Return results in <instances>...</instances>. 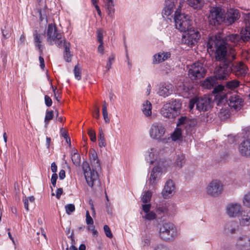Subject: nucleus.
<instances>
[{
	"instance_id": "dca6fc26",
	"label": "nucleus",
	"mask_w": 250,
	"mask_h": 250,
	"mask_svg": "<svg viewBox=\"0 0 250 250\" xmlns=\"http://www.w3.org/2000/svg\"><path fill=\"white\" fill-rule=\"evenodd\" d=\"M239 151L242 156L250 157V129L246 131L245 140L239 146Z\"/></svg>"
},
{
	"instance_id": "c756f323",
	"label": "nucleus",
	"mask_w": 250,
	"mask_h": 250,
	"mask_svg": "<svg viewBox=\"0 0 250 250\" xmlns=\"http://www.w3.org/2000/svg\"><path fill=\"white\" fill-rule=\"evenodd\" d=\"M152 105L150 102L147 100L145 101L143 104L142 108L144 114L146 116H150L152 113Z\"/></svg>"
},
{
	"instance_id": "39448f33",
	"label": "nucleus",
	"mask_w": 250,
	"mask_h": 250,
	"mask_svg": "<svg viewBox=\"0 0 250 250\" xmlns=\"http://www.w3.org/2000/svg\"><path fill=\"white\" fill-rule=\"evenodd\" d=\"M158 234L161 239L167 242L173 241L178 235L177 229L170 222H166L160 226Z\"/></svg>"
},
{
	"instance_id": "864d4df0",
	"label": "nucleus",
	"mask_w": 250,
	"mask_h": 250,
	"mask_svg": "<svg viewBox=\"0 0 250 250\" xmlns=\"http://www.w3.org/2000/svg\"><path fill=\"white\" fill-rule=\"evenodd\" d=\"M86 223L87 225H92L93 220L90 215V213L88 210L86 211Z\"/></svg>"
},
{
	"instance_id": "412c9836",
	"label": "nucleus",
	"mask_w": 250,
	"mask_h": 250,
	"mask_svg": "<svg viewBox=\"0 0 250 250\" xmlns=\"http://www.w3.org/2000/svg\"><path fill=\"white\" fill-rule=\"evenodd\" d=\"M237 249L240 250H248L250 247V238L246 235L238 238L236 243Z\"/></svg>"
},
{
	"instance_id": "aec40b11",
	"label": "nucleus",
	"mask_w": 250,
	"mask_h": 250,
	"mask_svg": "<svg viewBox=\"0 0 250 250\" xmlns=\"http://www.w3.org/2000/svg\"><path fill=\"white\" fill-rule=\"evenodd\" d=\"M162 172V168L159 165L155 166L151 170L150 178L149 183L153 187L156 184L159 177Z\"/></svg>"
},
{
	"instance_id": "423d86ee",
	"label": "nucleus",
	"mask_w": 250,
	"mask_h": 250,
	"mask_svg": "<svg viewBox=\"0 0 250 250\" xmlns=\"http://www.w3.org/2000/svg\"><path fill=\"white\" fill-rule=\"evenodd\" d=\"M182 104L179 100H171L165 104L161 109V114L166 118H174L180 112Z\"/></svg>"
},
{
	"instance_id": "cd10ccee",
	"label": "nucleus",
	"mask_w": 250,
	"mask_h": 250,
	"mask_svg": "<svg viewBox=\"0 0 250 250\" xmlns=\"http://www.w3.org/2000/svg\"><path fill=\"white\" fill-rule=\"evenodd\" d=\"M33 36L35 45L38 47L40 52V55H42L43 51V49L41 45L42 40V36L39 34L37 31L36 30L34 32Z\"/></svg>"
},
{
	"instance_id": "1a4fd4ad",
	"label": "nucleus",
	"mask_w": 250,
	"mask_h": 250,
	"mask_svg": "<svg viewBox=\"0 0 250 250\" xmlns=\"http://www.w3.org/2000/svg\"><path fill=\"white\" fill-rule=\"evenodd\" d=\"M224 185L218 179H213L210 182L206 187V192L212 197H217L221 195L224 191Z\"/></svg>"
},
{
	"instance_id": "f257e3e1",
	"label": "nucleus",
	"mask_w": 250,
	"mask_h": 250,
	"mask_svg": "<svg viewBox=\"0 0 250 250\" xmlns=\"http://www.w3.org/2000/svg\"><path fill=\"white\" fill-rule=\"evenodd\" d=\"M226 88L228 89V91L226 94H224L220 92L223 90L224 86L219 84L214 87L213 92L216 93L214 101L218 106L225 104L227 103L229 107L234 108V97L231 92L234 90V81L228 82Z\"/></svg>"
},
{
	"instance_id": "ddd939ff",
	"label": "nucleus",
	"mask_w": 250,
	"mask_h": 250,
	"mask_svg": "<svg viewBox=\"0 0 250 250\" xmlns=\"http://www.w3.org/2000/svg\"><path fill=\"white\" fill-rule=\"evenodd\" d=\"M206 73V70L203 63L196 62L191 65L188 70V75L192 80L203 78Z\"/></svg>"
},
{
	"instance_id": "5701e85b",
	"label": "nucleus",
	"mask_w": 250,
	"mask_h": 250,
	"mask_svg": "<svg viewBox=\"0 0 250 250\" xmlns=\"http://www.w3.org/2000/svg\"><path fill=\"white\" fill-rule=\"evenodd\" d=\"M245 105V103L242 96L235 93V113L241 114L242 113L244 109Z\"/></svg>"
},
{
	"instance_id": "b1692460",
	"label": "nucleus",
	"mask_w": 250,
	"mask_h": 250,
	"mask_svg": "<svg viewBox=\"0 0 250 250\" xmlns=\"http://www.w3.org/2000/svg\"><path fill=\"white\" fill-rule=\"evenodd\" d=\"M248 68L242 62L235 65V76L243 78L247 73Z\"/></svg>"
},
{
	"instance_id": "3c124183",
	"label": "nucleus",
	"mask_w": 250,
	"mask_h": 250,
	"mask_svg": "<svg viewBox=\"0 0 250 250\" xmlns=\"http://www.w3.org/2000/svg\"><path fill=\"white\" fill-rule=\"evenodd\" d=\"M61 133L62 136L65 139L66 142L67 143L70 144V139L68 137L67 135V133L66 132V131L63 128H62L61 129Z\"/></svg>"
},
{
	"instance_id": "9b49d317",
	"label": "nucleus",
	"mask_w": 250,
	"mask_h": 250,
	"mask_svg": "<svg viewBox=\"0 0 250 250\" xmlns=\"http://www.w3.org/2000/svg\"><path fill=\"white\" fill-rule=\"evenodd\" d=\"M186 32L185 35L183 36V42L190 47L195 45L201 37L199 30L191 27Z\"/></svg>"
},
{
	"instance_id": "052dcab7",
	"label": "nucleus",
	"mask_w": 250,
	"mask_h": 250,
	"mask_svg": "<svg viewBox=\"0 0 250 250\" xmlns=\"http://www.w3.org/2000/svg\"><path fill=\"white\" fill-rule=\"evenodd\" d=\"M88 225L89 226L88 227V229L92 231L93 234L94 236H97L98 231L95 229V226L93 225V224L92 225Z\"/></svg>"
},
{
	"instance_id": "0e129e2a",
	"label": "nucleus",
	"mask_w": 250,
	"mask_h": 250,
	"mask_svg": "<svg viewBox=\"0 0 250 250\" xmlns=\"http://www.w3.org/2000/svg\"><path fill=\"white\" fill-rule=\"evenodd\" d=\"M63 192V189L62 188H59L57 189L56 194V197L58 199L60 198L61 195Z\"/></svg>"
},
{
	"instance_id": "20e7f679",
	"label": "nucleus",
	"mask_w": 250,
	"mask_h": 250,
	"mask_svg": "<svg viewBox=\"0 0 250 250\" xmlns=\"http://www.w3.org/2000/svg\"><path fill=\"white\" fill-rule=\"evenodd\" d=\"M208 47L210 49L215 48V58L218 61L221 62V63L227 62H231L228 60L227 56V48L225 42L221 41H214L212 39H209L208 43Z\"/></svg>"
},
{
	"instance_id": "4c0bfd02",
	"label": "nucleus",
	"mask_w": 250,
	"mask_h": 250,
	"mask_svg": "<svg viewBox=\"0 0 250 250\" xmlns=\"http://www.w3.org/2000/svg\"><path fill=\"white\" fill-rule=\"evenodd\" d=\"M157 213L158 215H161L159 218H162L168 214V209L165 206H159L157 208L156 210Z\"/></svg>"
},
{
	"instance_id": "5fc2aeb1",
	"label": "nucleus",
	"mask_w": 250,
	"mask_h": 250,
	"mask_svg": "<svg viewBox=\"0 0 250 250\" xmlns=\"http://www.w3.org/2000/svg\"><path fill=\"white\" fill-rule=\"evenodd\" d=\"M52 87L53 89V91L54 92V97H55V99H56L57 101L59 102L60 99L61 98L60 92H59V90H57L56 88H54L52 85Z\"/></svg>"
},
{
	"instance_id": "37998d69",
	"label": "nucleus",
	"mask_w": 250,
	"mask_h": 250,
	"mask_svg": "<svg viewBox=\"0 0 250 250\" xmlns=\"http://www.w3.org/2000/svg\"><path fill=\"white\" fill-rule=\"evenodd\" d=\"M227 214L230 217H233L234 213V204L231 203L228 205L226 208Z\"/></svg>"
},
{
	"instance_id": "a211bd4d",
	"label": "nucleus",
	"mask_w": 250,
	"mask_h": 250,
	"mask_svg": "<svg viewBox=\"0 0 250 250\" xmlns=\"http://www.w3.org/2000/svg\"><path fill=\"white\" fill-rule=\"evenodd\" d=\"M175 192V185L171 180H167L164 186L162 192V195L164 198H168L172 196Z\"/></svg>"
},
{
	"instance_id": "72a5a7b5",
	"label": "nucleus",
	"mask_w": 250,
	"mask_h": 250,
	"mask_svg": "<svg viewBox=\"0 0 250 250\" xmlns=\"http://www.w3.org/2000/svg\"><path fill=\"white\" fill-rule=\"evenodd\" d=\"M89 155L91 161L95 165V167H100V161L98 159V156L95 151L94 150L90 151Z\"/></svg>"
},
{
	"instance_id": "13d9d810",
	"label": "nucleus",
	"mask_w": 250,
	"mask_h": 250,
	"mask_svg": "<svg viewBox=\"0 0 250 250\" xmlns=\"http://www.w3.org/2000/svg\"><path fill=\"white\" fill-rule=\"evenodd\" d=\"M58 178V175L56 173H53L52 175L51 182L54 187H56V181Z\"/></svg>"
},
{
	"instance_id": "f704fd0d",
	"label": "nucleus",
	"mask_w": 250,
	"mask_h": 250,
	"mask_svg": "<svg viewBox=\"0 0 250 250\" xmlns=\"http://www.w3.org/2000/svg\"><path fill=\"white\" fill-rule=\"evenodd\" d=\"M216 80V79L214 77L206 79L204 82L203 85L206 88L211 89L215 84Z\"/></svg>"
},
{
	"instance_id": "7ed1b4c3",
	"label": "nucleus",
	"mask_w": 250,
	"mask_h": 250,
	"mask_svg": "<svg viewBox=\"0 0 250 250\" xmlns=\"http://www.w3.org/2000/svg\"><path fill=\"white\" fill-rule=\"evenodd\" d=\"M210 100L206 96L203 97H195L191 99L189 102V111L193 113L195 110L205 112L210 107Z\"/></svg>"
},
{
	"instance_id": "8fccbe9b",
	"label": "nucleus",
	"mask_w": 250,
	"mask_h": 250,
	"mask_svg": "<svg viewBox=\"0 0 250 250\" xmlns=\"http://www.w3.org/2000/svg\"><path fill=\"white\" fill-rule=\"evenodd\" d=\"M102 113L103 115L104 119L106 123H108L110 121V119L108 116V113L107 109H106L105 107L104 108H102Z\"/></svg>"
},
{
	"instance_id": "e433bc0d",
	"label": "nucleus",
	"mask_w": 250,
	"mask_h": 250,
	"mask_svg": "<svg viewBox=\"0 0 250 250\" xmlns=\"http://www.w3.org/2000/svg\"><path fill=\"white\" fill-rule=\"evenodd\" d=\"M99 146L100 147H104L106 146L104 134L101 128H99V134L98 136Z\"/></svg>"
},
{
	"instance_id": "7c9ffc66",
	"label": "nucleus",
	"mask_w": 250,
	"mask_h": 250,
	"mask_svg": "<svg viewBox=\"0 0 250 250\" xmlns=\"http://www.w3.org/2000/svg\"><path fill=\"white\" fill-rule=\"evenodd\" d=\"M71 160L76 166H79L81 163V156L77 149L73 148L71 150Z\"/></svg>"
},
{
	"instance_id": "c03bdc74",
	"label": "nucleus",
	"mask_w": 250,
	"mask_h": 250,
	"mask_svg": "<svg viewBox=\"0 0 250 250\" xmlns=\"http://www.w3.org/2000/svg\"><path fill=\"white\" fill-rule=\"evenodd\" d=\"M74 73L75 77L78 80L81 79V69L78 65H76L74 69Z\"/></svg>"
},
{
	"instance_id": "69168bd1",
	"label": "nucleus",
	"mask_w": 250,
	"mask_h": 250,
	"mask_svg": "<svg viewBox=\"0 0 250 250\" xmlns=\"http://www.w3.org/2000/svg\"><path fill=\"white\" fill-rule=\"evenodd\" d=\"M23 202L24 203V208H25V209H26L27 211H28L29 210V208H28V199L27 198H26V197H25L23 199Z\"/></svg>"
},
{
	"instance_id": "680f3d73",
	"label": "nucleus",
	"mask_w": 250,
	"mask_h": 250,
	"mask_svg": "<svg viewBox=\"0 0 250 250\" xmlns=\"http://www.w3.org/2000/svg\"><path fill=\"white\" fill-rule=\"evenodd\" d=\"M154 250H169L168 248L163 245H159L157 246L154 249Z\"/></svg>"
},
{
	"instance_id": "bf43d9fd",
	"label": "nucleus",
	"mask_w": 250,
	"mask_h": 250,
	"mask_svg": "<svg viewBox=\"0 0 250 250\" xmlns=\"http://www.w3.org/2000/svg\"><path fill=\"white\" fill-rule=\"evenodd\" d=\"M187 121V118L186 117H182L179 119L178 122L177 123V126H179L181 125H184L186 124Z\"/></svg>"
},
{
	"instance_id": "393cba45",
	"label": "nucleus",
	"mask_w": 250,
	"mask_h": 250,
	"mask_svg": "<svg viewBox=\"0 0 250 250\" xmlns=\"http://www.w3.org/2000/svg\"><path fill=\"white\" fill-rule=\"evenodd\" d=\"M151 205L150 204H144L142 206V209L146 213L143 218L147 220H152L156 218V215L153 211H150Z\"/></svg>"
},
{
	"instance_id": "6e6552de",
	"label": "nucleus",
	"mask_w": 250,
	"mask_h": 250,
	"mask_svg": "<svg viewBox=\"0 0 250 250\" xmlns=\"http://www.w3.org/2000/svg\"><path fill=\"white\" fill-rule=\"evenodd\" d=\"M174 21L176 28L181 32H186L191 28L192 21L190 16L180 13L177 10L175 13Z\"/></svg>"
},
{
	"instance_id": "a19ab883",
	"label": "nucleus",
	"mask_w": 250,
	"mask_h": 250,
	"mask_svg": "<svg viewBox=\"0 0 250 250\" xmlns=\"http://www.w3.org/2000/svg\"><path fill=\"white\" fill-rule=\"evenodd\" d=\"M233 223L229 222L226 224L225 230L227 234H233L234 233V229L233 228Z\"/></svg>"
},
{
	"instance_id": "2eb2a0df",
	"label": "nucleus",
	"mask_w": 250,
	"mask_h": 250,
	"mask_svg": "<svg viewBox=\"0 0 250 250\" xmlns=\"http://www.w3.org/2000/svg\"><path fill=\"white\" fill-rule=\"evenodd\" d=\"M244 21L246 28H242L239 35L235 34V41L246 42L250 39V12L245 15Z\"/></svg>"
},
{
	"instance_id": "4468645a",
	"label": "nucleus",
	"mask_w": 250,
	"mask_h": 250,
	"mask_svg": "<svg viewBox=\"0 0 250 250\" xmlns=\"http://www.w3.org/2000/svg\"><path fill=\"white\" fill-rule=\"evenodd\" d=\"M166 132V128L163 124L155 122L152 124L149 133L150 137L154 140H161Z\"/></svg>"
},
{
	"instance_id": "79ce46f5",
	"label": "nucleus",
	"mask_w": 250,
	"mask_h": 250,
	"mask_svg": "<svg viewBox=\"0 0 250 250\" xmlns=\"http://www.w3.org/2000/svg\"><path fill=\"white\" fill-rule=\"evenodd\" d=\"M182 135V130L180 128H176L173 133L171 135L172 140L176 141L179 139Z\"/></svg>"
},
{
	"instance_id": "2f4dec72",
	"label": "nucleus",
	"mask_w": 250,
	"mask_h": 250,
	"mask_svg": "<svg viewBox=\"0 0 250 250\" xmlns=\"http://www.w3.org/2000/svg\"><path fill=\"white\" fill-rule=\"evenodd\" d=\"M155 151L156 150L154 148H151L146 153V160L150 165L152 164L155 160Z\"/></svg>"
},
{
	"instance_id": "f3484780",
	"label": "nucleus",
	"mask_w": 250,
	"mask_h": 250,
	"mask_svg": "<svg viewBox=\"0 0 250 250\" xmlns=\"http://www.w3.org/2000/svg\"><path fill=\"white\" fill-rule=\"evenodd\" d=\"M235 218L239 219L242 226H248L250 224V217L242 210L240 205L235 204Z\"/></svg>"
},
{
	"instance_id": "a878e982",
	"label": "nucleus",
	"mask_w": 250,
	"mask_h": 250,
	"mask_svg": "<svg viewBox=\"0 0 250 250\" xmlns=\"http://www.w3.org/2000/svg\"><path fill=\"white\" fill-rule=\"evenodd\" d=\"M174 0H166V6L162 12L163 15L168 16L173 12V8L175 6Z\"/></svg>"
},
{
	"instance_id": "473e14b6",
	"label": "nucleus",
	"mask_w": 250,
	"mask_h": 250,
	"mask_svg": "<svg viewBox=\"0 0 250 250\" xmlns=\"http://www.w3.org/2000/svg\"><path fill=\"white\" fill-rule=\"evenodd\" d=\"M188 5L195 9H200L204 5L203 0H188Z\"/></svg>"
},
{
	"instance_id": "4d7b16f0",
	"label": "nucleus",
	"mask_w": 250,
	"mask_h": 250,
	"mask_svg": "<svg viewBox=\"0 0 250 250\" xmlns=\"http://www.w3.org/2000/svg\"><path fill=\"white\" fill-rule=\"evenodd\" d=\"M45 104L48 107L51 106L52 104V101L51 99L47 95H45L44 97Z\"/></svg>"
},
{
	"instance_id": "338daca9",
	"label": "nucleus",
	"mask_w": 250,
	"mask_h": 250,
	"mask_svg": "<svg viewBox=\"0 0 250 250\" xmlns=\"http://www.w3.org/2000/svg\"><path fill=\"white\" fill-rule=\"evenodd\" d=\"M65 177V172L64 170L62 169L59 172V178L61 180H63Z\"/></svg>"
},
{
	"instance_id": "6e6d98bb",
	"label": "nucleus",
	"mask_w": 250,
	"mask_h": 250,
	"mask_svg": "<svg viewBox=\"0 0 250 250\" xmlns=\"http://www.w3.org/2000/svg\"><path fill=\"white\" fill-rule=\"evenodd\" d=\"M97 39L98 41L99 42H103V31L101 29H98L97 31Z\"/></svg>"
},
{
	"instance_id": "9d476101",
	"label": "nucleus",
	"mask_w": 250,
	"mask_h": 250,
	"mask_svg": "<svg viewBox=\"0 0 250 250\" xmlns=\"http://www.w3.org/2000/svg\"><path fill=\"white\" fill-rule=\"evenodd\" d=\"M225 11L219 7H212L210 10L208 16L209 23L214 26L221 24L225 20Z\"/></svg>"
},
{
	"instance_id": "603ef678",
	"label": "nucleus",
	"mask_w": 250,
	"mask_h": 250,
	"mask_svg": "<svg viewBox=\"0 0 250 250\" xmlns=\"http://www.w3.org/2000/svg\"><path fill=\"white\" fill-rule=\"evenodd\" d=\"M114 58H115L114 56L112 55H111L108 58V62H107L106 63V65L105 66V67L107 69V70H109L111 68L112 62L114 61Z\"/></svg>"
},
{
	"instance_id": "49530a36",
	"label": "nucleus",
	"mask_w": 250,
	"mask_h": 250,
	"mask_svg": "<svg viewBox=\"0 0 250 250\" xmlns=\"http://www.w3.org/2000/svg\"><path fill=\"white\" fill-rule=\"evenodd\" d=\"M243 203L245 206L250 208V192L244 195Z\"/></svg>"
},
{
	"instance_id": "58836bf2",
	"label": "nucleus",
	"mask_w": 250,
	"mask_h": 250,
	"mask_svg": "<svg viewBox=\"0 0 250 250\" xmlns=\"http://www.w3.org/2000/svg\"><path fill=\"white\" fill-rule=\"evenodd\" d=\"M152 196V193L150 191L148 190L145 192L144 194L143 195L141 201L143 203H145L146 204H147L151 199Z\"/></svg>"
},
{
	"instance_id": "0eeeda50",
	"label": "nucleus",
	"mask_w": 250,
	"mask_h": 250,
	"mask_svg": "<svg viewBox=\"0 0 250 250\" xmlns=\"http://www.w3.org/2000/svg\"><path fill=\"white\" fill-rule=\"evenodd\" d=\"M82 168L87 184L89 187L100 186V182L97 171L94 169L91 170L89 164L87 162L83 163Z\"/></svg>"
},
{
	"instance_id": "e2e57ef3",
	"label": "nucleus",
	"mask_w": 250,
	"mask_h": 250,
	"mask_svg": "<svg viewBox=\"0 0 250 250\" xmlns=\"http://www.w3.org/2000/svg\"><path fill=\"white\" fill-rule=\"evenodd\" d=\"M39 60L40 63V67L43 70L45 67V64L44 59L42 57V55H40L39 58Z\"/></svg>"
},
{
	"instance_id": "6ab92c4d",
	"label": "nucleus",
	"mask_w": 250,
	"mask_h": 250,
	"mask_svg": "<svg viewBox=\"0 0 250 250\" xmlns=\"http://www.w3.org/2000/svg\"><path fill=\"white\" fill-rule=\"evenodd\" d=\"M162 172V168L159 165L155 166L151 170L150 178L149 183L153 187L156 184L159 177Z\"/></svg>"
},
{
	"instance_id": "c85d7f7f",
	"label": "nucleus",
	"mask_w": 250,
	"mask_h": 250,
	"mask_svg": "<svg viewBox=\"0 0 250 250\" xmlns=\"http://www.w3.org/2000/svg\"><path fill=\"white\" fill-rule=\"evenodd\" d=\"M70 43L66 41L62 43V46L64 48L63 57L65 61L67 62H70L71 61L72 55L70 52Z\"/></svg>"
},
{
	"instance_id": "774afa93",
	"label": "nucleus",
	"mask_w": 250,
	"mask_h": 250,
	"mask_svg": "<svg viewBox=\"0 0 250 250\" xmlns=\"http://www.w3.org/2000/svg\"><path fill=\"white\" fill-rule=\"evenodd\" d=\"M51 170L54 173H56L57 171V166L55 162L51 164Z\"/></svg>"
},
{
	"instance_id": "bb28decb",
	"label": "nucleus",
	"mask_w": 250,
	"mask_h": 250,
	"mask_svg": "<svg viewBox=\"0 0 250 250\" xmlns=\"http://www.w3.org/2000/svg\"><path fill=\"white\" fill-rule=\"evenodd\" d=\"M170 57V54L169 52L159 53L153 56V63L154 64L161 62L167 60Z\"/></svg>"
},
{
	"instance_id": "ea45409f",
	"label": "nucleus",
	"mask_w": 250,
	"mask_h": 250,
	"mask_svg": "<svg viewBox=\"0 0 250 250\" xmlns=\"http://www.w3.org/2000/svg\"><path fill=\"white\" fill-rule=\"evenodd\" d=\"M54 114L52 110H47L45 114L44 118L45 126L47 127L49 121L53 118Z\"/></svg>"
},
{
	"instance_id": "f8f14e48",
	"label": "nucleus",
	"mask_w": 250,
	"mask_h": 250,
	"mask_svg": "<svg viewBox=\"0 0 250 250\" xmlns=\"http://www.w3.org/2000/svg\"><path fill=\"white\" fill-rule=\"evenodd\" d=\"M231 65H233L231 62L220 63L219 66L215 68L214 77L216 80L227 79L232 71Z\"/></svg>"
},
{
	"instance_id": "f03ea898",
	"label": "nucleus",
	"mask_w": 250,
	"mask_h": 250,
	"mask_svg": "<svg viewBox=\"0 0 250 250\" xmlns=\"http://www.w3.org/2000/svg\"><path fill=\"white\" fill-rule=\"evenodd\" d=\"M45 34L46 41L49 45L56 44L57 46L61 47L62 43L66 42L63 33L58 29L54 23L48 24Z\"/></svg>"
},
{
	"instance_id": "de8ad7c7",
	"label": "nucleus",
	"mask_w": 250,
	"mask_h": 250,
	"mask_svg": "<svg viewBox=\"0 0 250 250\" xmlns=\"http://www.w3.org/2000/svg\"><path fill=\"white\" fill-rule=\"evenodd\" d=\"M104 233L107 237L111 238L113 237V234L111 231V230L107 225L104 226Z\"/></svg>"
},
{
	"instance_id": "c9c22d12",
	"label": "nucleus",
	"mask_w": 250,
	"mask_h": 250,
	"mask_svg": "<svg viewBox=\"0 0 250 250\" xmlns=\"http://www.w3.org/2000/svg\"><path fill=\"white\" fill-rule=\"evenodd\" d=\"M185 157L183 153L177 155L175 162L176 167L181 168L185 165Z\"/></svg>"
},
{
	"instance_id": "09e8293b",
	"label": "nucleus",
	"mask_w": 250,
	"mask_h": 250,
	"mask_svg": "<svg viewBox=\"0 0 250 250\" xmlns=\"http://www.w3.org/2000/svg\"><path fill=\"white\" fill-rule=\"evenodd\" d=\"M88 134L90 137V140L92 142H95L96 140V133L94 130L89 129L88 131Z\"/></svg>"
},
{
	"instance_id": "a18cd8bd",
	"label": "nucleus",
	"mask_w": 250,
	"mask_h": 250,
	"mask_svg": "<svg viewBox=\"0 0 250 250\" xmlns=\"http://www.w3.org/2000/svg\"><path fill=\"white\" fill-rule=\"evenodd\" d=\"M66 213L69 215L75 210V207L74 204H69L65 206Z\"/></svg>"
},
{
	"instance_id": "4be33fe9",
	"label": "nucleus",
	"mask_w": 250,
	"mask_h": 250,
	"mask_svg": "<svg viewBox=\"0 0 250 250\" xmlns=\"http://www.w3.org/2000/svg\"><path fill=\"white\" fill-rule=\"evenodd\" d=\"M173 89V86L171 83H164L159 88L157 93L159 96L166 97L170 95Z\"/></svg>"
}]
</instances>
